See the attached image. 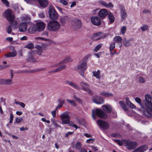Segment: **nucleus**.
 <instances>
[{"instance_id": "obj_52", "label": "nucleus", "mask_w": 152, "mask_h": 152, "mask_svg": "<svg viewBox=\"0 0 152 152\" xmlns=\"http://www.w3.org/2000/svg\"><path fill=\"white\" fill-rule=\"evenodd\" d=\"M76 121L77 124H80L83 122V120L82 119L77 118Z\"/></svg>"}, {"instance_id": "obj_50", "label": "nucleus", "mask_w": 152, "mask_h": 152, "mask_svg": "<svg viewBox=\"0 0 152 152\" xmlns=\"http://www.w3.org/2000/svg\"><path fill=\"white\" fill-rule=\"evenodd\" d=\"M73 99L75 101L78 102L79 103H82V100L80 99L77 98L76 96L74 95L73 96Z\"/></svg>"}, {"instance_id": "obj_64", "label": "nucleus", "mask_w": 152, "mask_h": 152, "mask_svg": "<svg viewBox=\"0 0 152 152\" xmlns=\"http://www.w3.org/2000/svg\"><path fill=\"white\" fill-rule=\"evenodd\" d=\"M150 12V11L149 10H145L142 11V12L145 14L149 13Z\"/></svg>"}, {"instance_id": "obj_33", "label": "nucleus", "mask_w": 152, "mask_h": 152, "mask_svg": "<svg viewBox=\"0 0 152 152\" xmlns=\"http://www.w3.org/2000/svg\"><path fill=\"white\" fill-rule=\"evenodd\" d=\"M92 73L94 76L96 78L99 79L100 78V71L99 70H98L97 72L93 71Z\"/></svg>"}, {"instance_id": "obj_40", "label": "nucleus", "mask_w": 152, "mask_h": 152, "mask_svg": "<svg viewBox=\"0 0 152 152\" xmlns=\"http://www.w3.org/2000/svg\"><path fill=\"white\" fill-rule=\"evenodd\" d=\"M34 45L32 43H30L24 47L25 48L29 49H32L34 48Z\"/></svg>"}, {"instance_id": "obj_13", "label": "nucleus", "mask_w": 152, "mask_h": 152, "mask_svg": "<svg viewBox=\"0 0 152 152\" xmlns=\"http://www.w3.org/2000/svg\"><path fill=\"white\" fill-rule=\"evenodd\" d=\"M26 1L28 2L30 1H38L40 6L43 8L46 7L48 5V3L47 0H25Z\"/></svg>"}, {"instance_id": "obj_49", "label": "nucleus", "mask_w": 152, "mask_h": 152, "mask_svg": "<svg viewBox=\"0 0 152 152\" xmlns=\"http://www.w3.org/2000/svg\"><path fill=\"white\" fill-rule=\"evenodd\" d=\"M12 30V25H9L7 28L6 31L8 34H10Z\"/></svg>"}, {"instance_id": "obj_35", "label": "nucleus", "mask_w": 152, "mask_h": 152, "mask_svg": "<svg viewBox=\"0 0 152 152\" xmlns=\"http://www.w3.org/2000/svg\"><path fill=\"white\" fill-rule=\"evenodd\" d=\"M30 17L28 15H25L21 17L22 20L23 21L28 22L29 20Z\"/></svg>"}, {"instance_id": "obj_1", "label": "nucleus", "mask_w": 152, "mask_h": 152, "mask_svg": "<svg viewBox=\"0 0 152 152\" xmlns=\"http://www.w3.org/2000/svg\"><path fill=\"white\" fill-rule=\"evenodd\" d=\"M135 100L140 105L141 111L144 116L148 118L152 117V97L150 95H145V99L142 102L140 99L138 97L135 98Z\"/></svg>"}, {"instance_id": "obj_27", "label": "nucleus", "mask_w": 152, "mask_h": 152, "mask_svg": "<svg viewBox=\"0 0 152 152\" xmlns=\"http://www.w3.org/2000/svg\"><path fill=\"white\" fill-rule=\"evenodd\" d=\"M73 61V59L70 57H67L65 58L62 61L59 63L60 64L62 63H67L72 62Z\"/></svg>"}, {"instance_id": "obj_37", "label": "nucleus", "mask_w": 152, "mask_h": 152, "mask_svg": "<svg viewBox=\"0 0 152 152\" xmlns=\"http://www.w3.org/2000/svg\"><path fill=\"white\" fill-rule=\"evenodd\" d=\"M101 94L103 95V96L106 97H110L113 96L112 94L111 93H109L107 92H102L101 93Z\"/></svg>"}, {"instance_id": "obj_14", "label": "nucleus", "mask_w": 152, "mask_h": 152, "mask_svg": "<svg viewBox=\"0 0 152 152\" xmlns=\"http://www.w3.org/2000/svg\"><path fill=\"white\" fill-rule=\"evenodd\" d=\"M92 23L94 25L99 26L101 24L100 19L98 17L93 16L91 19Z\"/></svg>"}, {"instance_id": "obj_22", "label": "nucleus", "mask_w": 152, "mask_h": 152, "mask_svg": "<svg viewBox=\"0 0 152 152\" xmlns=\"http://www.w3.org/2000/svg\"><path fill=\"white\" fill-rule=\"evenodd\" d=\"M27 24L26 23H22L19 26V29L21 32H24L27 29Z\"/></svg>"}, {"instance_id": "obj_19", "label": "nucleus", "mask_w": 152, "mask_h": 152, "mask_svg": "<svg viewBox=\"0 0 152 152\" xmlns=\"http://www.w3.org/2000/svg\"><path fill=\"white\" fill-rule=\"evenodd\" d=\"M134 39L133 38H131L129 39H127L126 38H124L123 41L124 45L126 47L131 45V44L130 43L131 41H133Z\"/></svg>"}, {"instance_id": "obj_60", "label": "nucleus", "mask_w": 152, "mask_h": 152, "mask_svg": "<svg viewBox=\"0 0 152 152\" xmlns=\"http://www.w3.org/2000/svg\"><path fill=\"white\" fill-rule=\"evenodd\" d=\"M3 3L5 4L6 6L9 5V2L7 0H1Z\"/></svg>"}, {"instance_id": "obj_10", "label": "nucleus", "mask_w": 152, "mask_h": 152, "mask_svg": "<svg viewBox=\"0 0 152 152\" xmlns=\"http://www.w3.org/2000/svg\"><path fill=\"white\" fill-rule=\"evenodd\" d=\"M138 145L137 143L135 142L127 141L126 142L125 146L127 149L132 150L135 148Z\"/></svg>"}, {"instance_id": "obj_47", "label": "nucleus", "mask_w": 152, "mask_h": 152, "mask_svg": "<svg viewBox=\"0 0 152 152\" xmlns=\"http://www.w3.org/2000/svg\"><path fill=\"white\" fill-rule=\"evenodd\" d=\"M114 142L117 143L118 145L120 146H122L123 145V142L119 140L115 139L114 140Z\"/></svg>"}, {"instance_id": "obj_29", "label": "nucleus", "mask_w": 152, "mask_h": 152, "mask_svg": "<svg viewBox=\"0 0 152 152\" xmlns=\"http://www.w3.org/2000/svg\"><path fill=\"white\" fill-rule=\"evenodd\" d=\"M57 102H58V104L56 107V110H57L58 109H59L62 106L64 103V100H62L60 99H58L57 100Z\"/></svg>"}, {"instance_id": "obj_46", "label": "nucleus", "mask_w": 152, "mask_h": 152, "mask_svg": "<svg viewBox=\"0 0 152 152\" xmlns=\"http://www.w3.org/2000/svg\"><path fill=\"white\" fill-rule=\"evenodd\" d=\"M115 43L114 42L110 44V51L113 50L115 48Z\"/></svg>"}, {"instance_id": "obj_12", "label": "nucleus", "mask_w": 152, "mask_h": 152, "mask_svg": "<svg viewBox=\"0 0 152 152\" xmlns=\"http://www.w3.org/2000/svg\"><path fill=\"white\" fill-rule=\"evenodd\" d=\"M97 124L102 128L107 129L109 128V124L106 121L99 120L97 121Z\"/></svg>"}, {"instance_id": "obj_45", "label": "nucleus", "mask_w": 152, "mask_h": 152, "mask_svg": "<svg viewBox=\"0 0 152 152\" xmlns=\"http://www.w3.org/2000/svg\"><path fill=\"white\" fill-rule=\"evenodd\" d=\"M75 148L78 150H80V149L81 147V145L80 142H78L76 144Z\"/></svg>"}, {"instance_id": "obj_54", "label": "nucleus", "mask_w": 152, "mask_h": 152, "mask_svg": "<svg viewBox=\"0 0 152 152\" xmlns=\"http://www.w3.org/2000/svg\"><path fill=\"white\" fill-rule=\"evenodd\" d=\"M23 120V119L22 118H16V119H15V122L16 123H19L20 122L22 121Z\"/></svg>"}, {"instance_id": "obj_5", "label": "nucleus", "mask_w": 152, "mask_h": 152, "mask_svg": "<svg viewBox=\"0 0 152 152\" xmlns=\"http://www.w3.org/2000/svg\"><path fill=\"white\" fill-rule=\"evenodd\" d=\"M87 68V64L86 62L82 61L80 62L77 67V70L80 74V75L84 77V73Z\"/></svg>"}, {"instance_id": "obj_30", "label": "nucleus", "mask_w": 152, "mask_h": 152, "mask_svg": "<svg viewBox=\"0 0 152 152\" xmlns=\"http://www.w3.org/2000/svg\"><path fill=\"white\" fill-rule=\"evenodd\" d=\"M35 48L37 49V54L39 55H40L42 53V47L40 45H37L35 46Z\"/></svg>"}, {"instance_id": "obj_56", "label": "nucleus", "mask_w": 152, "mask_h": 152, "mask_svg": "<svg viewBox=\"0 0 152 152\" xmlns=\"http://www.w3.org/2000/svg\"><path fill=\"white\" fill-rule=\"evenodd\" d=\"M101 47V45H98L96 46L94 49V50L96 52L98 51L99 49Z\"/></svg>"}, {"instance_id": "obj_17", "label": "nucleus", "mask_w": 152, "mask_h": 152, "mask_svg": "<svg viewBox=\"0 0 152 152\" xmlns=\"http://www.w3.org/2000/svg\"><path fill=\"white\" fill-rule=\"evenodd\" d=\"M120 9L121 18L122 19L124 20L127 17V14L126 12L125 8L124 6H120Z\"/></svg>"}, {"instance_id": "obj_15", "label": "nucleus", "mask_w": 152, "mask_h": 152, "mask_svg": "<svg viewBox=\"0 0 152 152\" xmlns=\"http://www.w3.org/2000/svg\"><path fill=\"white\" fill-rule=\"evenodd\" d=\"M93 102L97 104H102L104 103V100L100 96H94L92 99Z\"/></svg>"}, {"instance_id": "obj_2", "label": "nucleus", "mask_w": 152, "mask_h": 152, "mask_svg": "<svg viewBox=\"0 0 152 152\" xmlns=\"http://www.w3.org/2000/svg\"><path fill=\"white\" fill-rule=\"evenodd\" d=\"M92 115L93 118L94 119H96V116L104 119H106L107 117L106 114L100 109H97L92 110Z\"/></svg>"}, {"instance_id": "obj_62", "label": "nucleus", "mask_w": 152, "mask_h": 152, "mask_svg": "<svg viewBox=\"0 0 152 152\" xmlns=\"http://www.w3.org/2000/svg\"><path fill=\"white\" fill-rule=\"evenodd\" d=\"M99 3L105 7V6H106L107 4L105 1H99Z\"/></svg>"}, {"instance_id": "obj_38", "label": "nucleus", "mask_w": 152, "mask_h": 152, "mask_svg": "<svg viewBox=\"0 0 152 152\" xmlns=\"http://www.w3.org/2000/svg\"><path fill=\"white\" fill-rule=\"evenodd\" d=\"M66 66L65 65H63L62 66H61L57 68L56 69V71L57 72H59L61 70H63L65 69Z\"/></svg>"}, {"instance_id": "obj_26", "label": "nucleus", "mask_w": 152, "mask_h": 152, "mask_svg": "<svg viewBox=\"0 0 152 152\" xmlns=\"http://www.w3.org/2000/svg\"><path fill=\"white\" fill-rule=\"evenodd\" d=\"M119 104L124 110L126 111H128L129 108L126 107V104L123 101H120Z\"/></svg>"}, {"instance_id": "obj_11", "label": "nucleus", "mask_w": 152, "mask_h": 152, "mask_svg": "<svg viewBox=\"0 0 152 152\" xmlns=\"http://www.w3.org/2000/svg\"><path fill=\"white\" fill-rule=\"evenodd\" d=\"M35 54V52L34 51H32L28 53V57L26 60L27 62H33L36 61V59L34 57Z\"/></svg>"}, {"instance_id": "obj_16", "label": "nucleus", "mask_w": 152, "mask_h": 152, "mask_svg": "<svg viewBox=\"0 0 152 152\" xmlns=\"http://www.w3.org/2000/svg\"><path fill=\"white\" fill-rule=\"evenodd\" d=\"M148 148V147L147 145H141L138 147L132 152H144Z\"/></svg>"}, {"instance_id": "obj_21", "label": "nucleus", "mask_w": 152, "mask_h": 152, "mask_svg": "<svg viewBox=\"0 0 152 152\" xmlns=\"http://www.w3.org/2000/svg\"><path fill=\"white\" fill-rule=\"evenodd\" d=\"M69 18L67 16L61 17L60 19V22L62 26H64L65 23L68 21Z\"/></svg>"}, {"instance_id": "obj_4", "label": "nucleus", "mask_w": 152, "mask_h": 152, "mask_svg": "<svg viewBox=\"0 0 152 152\" xmlns=\"http://www.w3.org/2000/svg\"><path fill=\"white\" fill-rule=\"evenodd\" d=\"M3 15L10 23L12 24L14 22L15 17L10 9H8L5 10L3 13Z\"/></svg>"}, {"instance_id": "obj_7", "label": "nucleus", "mask_w": 152, "mask_h": 152, "mask_svg": "<svg viewBox=\"0 0 152 152\" xmlns=\"http://www.w3.org/2000/svg\"><path fill=\"white\" fill-rule=\"evenodd\" d=\"M69 114L68 112H65L62 113L60 115L62 124H66L69 122L70 116L69 115Z\"/></svg>"}, {"instance_id": "obj_24", "label": "nucleus", "mask_w": 152, "mask_h": 152, "mask_svg": "<svg viewBox=\"0 0 152 152\" xmlns=\"http://www.w3.org/2000/svg\"><path fill=\"white\" fill-rule=\"evenodd\" d=\"M65 82L66 83L68 84L69 85L76 89L79 90L80 89V88L79 86L76 85L72 81L66 80L65 81Z\"/></svg>"}, {"instance_id": "obj_20", "label": "nucleus", "mask_w": 152, "mask_h": 152, "mask_svg": "<svg viewBox=\"0 0 152 152\" xmlns=\"http://www.w3.org/2000/svg\"><path fill=\"white\" fill-rule=\"evenodd\" d=\"M108 13L107 10L106 9H102L99 11V16L101 18H103L108 15Z\"/></svg>"}, {"instance_id": "obj_55", "label": "nucleus", "mask_w": 152, "mask_h": 152, "mask_svg": "<svg viewBox=\"0 0 152 152\" xmlns=\"http://www.w3.org/2000/svg\"><path fill=\"white\" fill-rule=\"evenodd\" d=\"M59 2L65 6L67 5L68 4L67 2L65 0H59Z\"/></svg>"}, {"instance_id": "obj_18", "label": "nucleus", "mask_w": 152, "mask_h": 152, "mask_svg": "<svg viewBox=\"0 0 152 152\" xmlns=\"http://www.w3.org/2000/svg\"><path fill=\"white\" fill-rule=\"evenodd\" d=\"M36 24L37 30L39 31H43L45 27V24L42 22H38Z\"/></svg>"}, {"instance_id": "obj_32", "label": "nucleus", "mask_w": 152, "mask_h": 152, "mask_svg": "<svg viewBox=\"0 0 152 152\" xmlns=\"http://www.w3.org/2000/svg\"><path fill=\"white\" fill-rule=\"evenodd\" d=\"M2 84L10 85L13 83L11 79H2Z\"/></svg>"}, {"instance_id": "obj_28", "label": "nucleus", "mask_w": 152, "mask_h": 152, "mask_svg": "<svg viewBox=\"0 0 152 152\" xmlns=\"http://www.w3.org/2000/svg\"><path fill=\"white\" fill-rule=\"evenodd\" d=\"M126 103L127 105L129 106L132 108H135V106L129 100L128 98L126 97Z\"/></svg>"}, {"instance_id": "obj_9", "label": "nucleus", "mask_w": 152, "mask_h": 152, "mask_svg": "<svg viewBox=\"0 0 152 152\" xmlns=\"http://www.w3.org/2000/svg\"><path fill=\"white\" fill-rule=\"evenodd\" d=\"M72 26L73 29L77 30L80 28L81 26V22L78 20H73L71 22Z\"/></svg>"}, {"instance_id": "obj_39", "label": "nucleus", "mask_w": 152, "mask_h": 152, "mask_svg": "<svg viewBox=\"0 0 152 152\" xmlns=\"http://www.w3.org/2000/svg\"><path fill=\"white\" fill-rule=\"evenodd\" d=\"M51 122L53 123V124L56 126V127H61V126L58 125L57 123V121L55 120L54 119H51Z\"/></svg>"}, {"instance_id": "obj_58", "label": "nucleus", "mask_w": 152, "mask_h": 152, "mask_svg": "<svg viewBox=\"0 0 152 152\" xmlns=\"http://www.w3.org/2000/svg\"><path fill=\"white\" fill-rule=\"evenodd\" d=\"M113 7V5L111 3H109L108 4H107L106 6H105V7L107 8Z\"/></svg>"}, {"instance_id": "obj_59", "label": "nucleus", "mask_w": 152, "mask_h": 152, "mask_svg": "<svg viewBox=\"0 0 152 152\" xmlns=\"http://www.w3.org/2000/svg\"><path fill=\"white\" fill-rule=\"evenodd\" d=\"M112 135L113 137L116 138L119 137L120 136L119 134L115 133L112 134Z\"/></svg>"}, {"instance_id": "obj_61", "label": "nucleus", "mask_w": 152, "mask_h": 152, "mask_svg": "<svg viewBox=\"0 0 152 152\" xmlns=\"http://www.w3.org/2000/svg\"><path fill=\"white\" fill-rule=\"evenodd\" d=\"M56 110L54 111H52L51 112V113L53 115V118H55L56 116Z\"/></svg>"}, {"instance_id": "obj_44", "label": "nucleus", "mask_w": 152, "mask_h": 152, "mask_svg": "<svg viewBox=\"0 0 152 152\" xmlns=\"http://www.w3.org/2000/svg\"><path fill=\"white\" fill-rule=\"evenodd\" d=\"M140 28L142 31H145L148 29V26L147 25L143 24L142 26L140 27Z\"/></svg>"}, {"instance_id": "obj_3", "label": "nucleus", "mask_w": 152, "mask_h": 152, "mask_svg": "<svg viewBox=\"0 0 152 152\" xmlns=\"http://www.w3.org/2000/svg\"><path fill=\"white\" fill-rule=\"evenodd\" d=\"M60 26L61 25L58 21L51 20L48 23L47 28L50 31H56L59 29Z\"/></svg>"}, {"instance_id": "obj_31", "label": "nucleus", "mask_w": 152, "mask_h": 152, "mask_svg": "<svg viewBox=\"0 0 152 152\" xmlns=\"http://www.w3.org/2000/svg\"><path fill=\"white\" fill-rule=\"evenodd\" d=\"M17 55V53L15 52H9L7 53L5 55V56L6 57H14Z\"/></svg>"}, {"instance_id": "obj_53", "label": "nucleus", "mask_w": 152, "mask_h": 152, "mask_svg": "<svg viewBox=\"0 0 152 152\" xmlns=\"http://www.w3.org/2000/svg\"><path fill=\"white\" fill-rule=\"evenodd\" d=\"M139 81L140 83H144L145 81V79L144 78L140 77L139 78Z\"/></svg>"}, {"instance_id": "obj_23", "label": "nucleus", "mask_w": 152, "mask_h": 152, "mask_svg": "<svg viewBox=\"0 0 152 152\" xmlns=\"http://www.w3.org/2000/svg\"><path fill=\"white\" fill-rule=\"evenodd\" d=\"M103 110L107 113H110L112 110L111 106L109 104L104 105L102 106Z\"/></svg>"}, {"instance_id": "obj_43", "label": "nucleus", "mask_w": 152, "mask_h": 152, "mask_svg": "<svg viewBox=\"0 0 152 152\" xmlns=\"http://www.w3.org/2000/svg\"><path fill=\"white\" fill-rule=\"evenodd\" d=\"M102 33V32H97L94 33L92 36V38H94L96 37L99 36L101 35Z\"/></svg>"}, {"instance_id": "obj_25", "label": "nucleus", "mask_w": 152, "mask_h": 152, "mask_svg": "<svg viewBox=\"0 0 152 152\" xmlns=\"http://www.w3.org/2000/svg\"><path fill=\"white\" fill-rule=\"evenodd\" d=\"M37 30V26L34 25L31 26L28 30V32L30 34H33Z\"/></svg>"}, {"instance_id": "obj_42", "label": "nucleus", "mask_w": 152, "mask_h": 152, "mask_svg": "<svg viewBox=\"0 0 152 152\" xmlns=\"http://www.w3.org/2000/svg\"><path fill=\"white\" fill-rule=\"evenodd\" d=\"M66 101L69 103L71 104L73 106L75 107L76 106V104L75 101L71 100L69 99H66Z\"/></svg>"}, {"instance_id": "obj_48", "label": "nucleus", "mask_w": 152, "mask_h": 152, "mask_svg": "<svg viewBox=\"0 0 152 152\" xmlns=\"http://www.w3.org/2000/svg\"><path fill=\"white\" fill-rule=\"evenodd\" d=\"M69 124V125L70 126H72L73 127H74L77 129L78 128L77 125L75 124H74L73 123L72 121L70 122V121L67 124Z\"/></svg>"}, {"instance_id": "obj_8", "label": "nucleus", "mask_w": 152, "mask_h": 152, "mask_svg": "<svg viewBox=\"0 0 152 152\" xmlns=\"http://www.w3.org/2000/svg\"><path fill=\"white\" fill-rule=\"evenodd\" d=\"M80 84L83 90H85L90 95L93 94V91L89 88V86L87 83L82 81L80 83Z\"/></svg>"}, {"instance_id": "obj_41", "label": "nucleus", "mask_w": 152, "mask_h": 152, "mask_svg": "<svg viewBox=\"0 0 152 152\" xmlns=\"http://www.w3.org/2000/svg\"><path fill=\"white\" fill-rule=\"evenodd\" d=\"M15 103L17 105H19L23 108H24L25 106V104L22 102H20L19 101H15Z\"/></svg>"}, {"instance_id": "obj_57", "label": "nucleus", "mask_w": 152, "mask_h": 152, "mask_svg": "<svg viewBox=\"0 0 152 152\" xmlns=\"http://www.w3.org/2000/svg\"><path fill=\"white\" fill-rule=\"evenodd\" d=\"M14 118V116L12 114V113H11L10 114V120L9 121V123H12L13 122V120Z\"/></svg>"}, {"instance_id": "obj_6", "label": "nucleus", "mask_w": 152, "mask_h": 152, "mask_svg": "<svg viewBox=\"0 0 152 152\" xmlns=\"http://www.w3.org/2000/svg\"><path fill=\"white\" fill-rule=\"evenodd\" d=\"M49 13V18L50 19L53 20H56L58 19V14L56 12L53 7L52 5L50 6Z\"/></svg>"}, {"instance_id": "obj_36", "label": "nucleus", "mask_w": 152, "mask_h": 152, "mask_svg": "<svg viewBox=\"0 0 152 152\" xmlns=\"http://www.w3.org/2000/svg\"><path fill=\"white\" fill-rule=\"evenodd\" d=\"M113 40L114 42L118 43L122 41V38L120 36H117L114 37L113 39Z\"/></svg>"}, {"instance_id": "obj_63", "label": "nucleus", "mask_w": 152, "mask_h": 152, "mask_svg": "<svg viewBox=\"0 0 152 152\" xmlns=\"http://www.w3.org/2000/svg\"><path fill=\"white\" fill-rule=\"evenodd\" d=\"M94 140H95L94 139L90 138V139L87 140L86 141V142L88 143H90V141L93 142V141H94Z\"/></svg>"}, {"instance_id": "obj_34", "label": "nucleus", "mask_w": 152, "mask_h": 152, "mask_svg": "<svg viewBox=\"0 0 152 152\" xmlns=\"http://www.w3.org/2000/svg\"><path fill=\"white\" fill-rule=\"evenodd\" d=\"M108 17L109 19L110 20V21L111 23L113 22L114 21V18L113 15L112 13L111 12H109L108 14Z\"/></svg>"}, {"instance_id": "obj_51", "label": "nucleus", "mask_w": 152, "mask_h": 152, "mask_svg": "<svg viewBox=\"0 0 152 152\" xmlns=\"http://www.w3.org/2000/svg\"><path fill=\"white\" fill-rule=\"evenodd\" d=\"M126 26H123L121 28V31L122 33L124 34L126 30Z\"/></svg>"}]
</instances>
